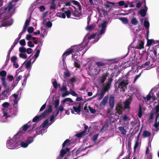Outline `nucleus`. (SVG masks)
<instances>
[{
    "label": "nucleus",
    "mask_w": 159,
    "mask_h": 159,
    "mask_svg": "<svg viewBox=\"0 0 159 159\" xmlns=\"http://www.w3.org/2000/svg\"><path fill=\"white\" fill-rule=\"evenodd\" d=\"M52 111V107L51 105L48 106V108L42 114L38 115L35 116L33 119L32 121H30L27 124L24 125L20 129L19 131L16 134V137L20 138V139H23L26 136L25 132L28 129H32L31 130L33 131L37 123L35 122L38 121L44 118L46 116ZM31 130H30L29 131Z\"/></svg>",
    "instance_id": "nucleus-1"
},
{
    "label": "nucleus",
    "mask_w": 159,
    "mask_h": 159,
    "mask_svg": "<svg viewBox=\"0 0 159 159\" xmlns=\"http://www.w3.org/2000/svg\"><path fill=\"white\" fill-rule=\"evenodd\" d=\"M89 41L85 43L84 41L82 43L77 45L71 46L69 50L65 52L62 55V59L63 61L66 58V56L72 53H74L72 54V58L76 59L77 57V56L80 55V52L85 48L86 46L88 45Z\"/></svg>",
    "instance_id": "nucleus-2"
},
{
    "label": "nucleus",
    "mask_w": 159,
    "mask_h": 159,
    "mask_svg": "<svg viewBox=\"0 0 159 159\" xmlns=\"http://www.w3.org/2000/svg\"><path fill=\"white\" fill-rule=\"evenodd\" d=\"M70 3L67 2L65 4V6L63 8L62 11L57 13L56 16L57 17L63 18H66V15L68 18L70 17L71 11H72V9L70 6Z\"/></svg>",
    "instance_id": "nucleus-3"
},
{
    "label": "nucleus",
    "mask_w": 159,
    "mask_h": 159,
    "mask_svg": "<svg viewBox=\"0 0 159 159\" xmlns=\"http://www.w3.org/2000/svg\"><path fill=\"white\" fill-rule=\"evenodd\" d=\"M20 138L16 137V134L12 138H10L7 141V148L10 149H13L20 147L19 141L22 140Z\"/></svg>",
    "instance_id": "nucleus-4"
},
{
    "label": "nucleus",
    "mask_w": 159,
    "mask_h": 159,
    "mask_svg": "<svg viewBox=\"0 0 159 159\" xmlns=\"http://www.w3.org/2000/svg\"><path fill=\"white\" fill-rule=\"evenodd\" d=\"M2 85L5 89L0 95V98L2 100H4L7 98L11 94V92L12 90L8 87L7 82L5 81V79L2 78Z\"/></svg>",
    "instance_id": "nucleus-5"
},
{
    "label": "nucleus",
    "mask_w": 159,
    "mask_h": 159,
    "mask_svg": "<svg viewBox=\"0 0 159 159\" xmlns=\"http://www.w3.org/2000/svg\"><path fill=\"white\" fill-rule=\"evenodd\" d=\"M107 25V21H104L102 23L98 25V32L97 34V39L96 42H97L101 37L102 35L104 34L106 30Z\"/></svg>",
    "instance_id": "nucleus-6"
},
{
    "label": "nucleus",
    "mask_w": 159,
    "mask_h": 159,
    "mask_svg": "<svg viewBox=\"0 0 159 159\" xmlns=\"http://www.w3.org/2000/svg\"><path fill=\"white\" fill-rule=\"evenodd\" d=\"M11 116L10 110L6 109L3 110L0 113V122H5L7 121V118Z\"/></svg>",
    "instance_id": "nucleus-7"
},
{
    "label": "nucleus",
    "mask_w": 159,
    "mask_h": 159,
    "mask_svg": "<svg viewBox=\"0 0 159 159\" xmlns=\"http://www.w3.org/2000/svg\"><path fill=\"white\" fill-rule=\"evenodd\" d=\"M47 131V128H42L41 125L39 129L37 128L36 130L28 131L27 133L33 136L34 138L38 134H40L46 132Z\"/></svg>",
    "instance_id": "nucleus-8"
},
{
    "label": "nucleus",
    "mask_w": 159,
    "mask_h": 159,
    "mask_svg": "<svg viewBox=\"0 0 159 159\" xmlns=\"http://www.w3.org/2000/svg\"><path fill=\"white\" fill-rule=\"evenodd\" d=\"M34 138L33 136L31 135V136L27 137L25 140L21 141L19 143L20 146L23 148H27L30 144L33 142Z\"/></svg>",
    "instance_id": "nucleus-9"
},
{
    "label": "nucleus",
    "mask_w": 159,
    "mask_h": 159,
    "mask_svg": "<svg viewBox=\"0 0 159 159\" xmlns=\"http://www.w3.org/2000/svg\"><path fill=\"white\" fill-rule=\"evenodd\" d=\"M130 80L128 78V77L126 76L119 83V87L122 89V91L124 92V88H126V86L130 83Z\"/></svg>",
    "instance_id": "nucleus-10"
},
{
    "label": "nucleus",
    "mask_w": 159,
    "mask_h": 159,
    "mask_svg": "<svg viewBox=\"0 0 159 159\" xmlns=\"http://www.w3.org/2000/svg\"><path fill=\"white\" fill-rule=\"evenodd\" d=\"M19 0H12V1L10 2L8 6L7 7H5L3 8V10L4 11H7L10 12L12 10L14 7L16 5V3Z\"/></svg>",
    "instance_id": "nucleus-11"
},
{
    "label": "nucleus",
    "mask_w": 159,
    "mask_h": 159,
    "mask_svg": "<svg viewBox=\"0 0 159 159\" xmlns=\"http://www.w3.org/2000/svg\"><path fill=\"white\" fill-rule=\"evenodd\" d=\"M18 94H12L10 97V99L11 100V101L13 104L14 107L16 108L17 107V103L19 100V99L18 98Z\"/></svg>",
    "instance_id": "nucleus-12"
},
{
    "label": "nucleus",
    "mask_w": 159,
    "mask_h": 159,
    "mask_svg": "<svg viewBox=\"0 0 159 159\" xmlns=\"http://www.w3.org/2000/svg\"><path fill=\"white\" fill-rule=\"evenodd\" d=\"M70 6L72 9V11H71V15H73L77 19L81 18L82 15L81 13L78 12L77 10H75L74 7L72 6H70Z\"/></svg>",
    "instance_id": "nucleus-13"
},
{
    "label": "nucleus",
    "mask_w": 159,
    "mask_h": 159,
    "mask_svg": "<svg viewBox=\"0 0 159 159\" xmlns=\"http://www.w3.org/2000/svg\"><path fill=\"white\" fill-rule=\"evenodd\" d=\"M81 109V104L80 103L76 104L75 106L73 107V109L71 110V113L75 114H80Z\"/></svg>",
    "instance_id": "nucleus-14"
},
{
    "label": "nucleus",
    "mask_w": 159,
    "mask_h": 159,
    "mask_svg": "<svg viewBox=\"0 0 159 159\" xmlns=\"http://www.w3.org/2000/svg\"><path fill=\"white\" fill-rule=\"evenodd\" d=\"M70 149L68 148H66L65 149H62L60 152V155L58 156L57 159H67L66 157L64 155L66 152H68Z\"/></svg>",
    "instance_id": "nucleus-15"
},
{
    "label": "nucleus",
    "mask_w": 159,
    "mask_h": 159,
    "mask_svg": "<svg viewBox=\"0 0 159 159\" xmlns=\"http://www.w3.org/2000/svg\"><path fill=\"white\" fill-rule=\"evenodd\" d=\"M69 94H71L74 97L78 96L77 94L75 92L74 90L70 89V91H68L67 90L66 91H65V93H63L62 94V97H65Z\"/></svg>",
    "instance_id": "nucleus-16"
},
{
    "label": "nucleus",
    "mask_w": 159,
    "mask_h": 159,
    "mask_svg": "<svg viewBox=\"0 0 159 159\" xmlns=\"http://www.w3.org/2000/svg\"><path fill=\"white\" fill-rule=\"evenodd\" d=\"M24 63L25 64V67L27 69V75L28 76H30V72L31 68V61L29 60L28 61H25Z\"/></svg>",
    "instance_id": "nucleus-17"
},
{
    "label": "nucleus",
    "mask_w": 159,
    "mask_h": 159,
    "mask_svg": "<svg viewBox=\"0 0 159 159\" xmlns=\"http://www.w3.org/2000/svg\"><path fill=\"white\" fill-rule=\"evenodd\" d=\"M64 106L72 105L73 103V101L70 98H66L64 99L62 101Z\"/></svg>",
    "instance_id": "nucleus-18"
},
{
    "label": "nucleus",
    "mask_w": 159,
    "mask_h": 159,
    "mask_svg": "<svg viewBox=\"0 0 159 159\" xmlns=\"http://www.w3.org/2000/svg\"><path fill=\"white\" fill-rule=\"evenodd\" d=\"M19 51L20 52L19 54V57L23 59H26L28 58V56L25 52V51L21 47L19 48Z\"/></svg>",
    "instance_id": "nucleus-19"
},
{
    "label": "nucleus",
    "mask_w": 159,
    "mask_h": 159,
    "mask_svg": "<svg viewBox=\"0 0 159 159\" xmlns=\"http://www.w3.org/2000/svg\"><path fill=\"white\" fill-rule=\"evenodd\" d=\"M13 23V20L11 18H8L6 21L3 22L0 27L8 26L11 25Z\"/></svg>",
    "instance_id": "nucleus-20"
},
{
    "label": "nucleus",
    "mask_w": 159,
    "mask_h": 159,
    "mask_svg": "<svg viewBox=\"0 0 159 159\" xmlns=\"http://www.w3.org/2000/svg\"><path fill=\"white\" fill-rule=\"evenodd\" d=\"M145 1V5L144 6V8L140 10L139 12V14L142 17H144L146 14V12L147 11L148 8L146 5V2L145 0H144Z\"/></svg>",
    "instance_id": "nucleus-21"
},
{
    "label": "nucleus",
    "mask_w": 159,
    "mask_h": 159,
    "mask_svg": "<svg viewBox=\"0 0 159 159\" xmlns=\"http://www.w3.org/2000/svg\"><path fill=\"white\" fill-rule=\"evenodd\" d=\"M53 122H50L48 119H47L44 121L41 126H42V128H47Z\"/></svg>",
    "instance_id": "nucleus-22"
},
{
    "label": "nucleus",
    "mask_w": 159,
    "mask_h": 159,
    "mask_svg": "<svg viewBox=\"0 0 159 159\" xmlns=\"http://www.w3.org/2000/svg\"><path fill=\"white\" fill-rule=\"evenodd\" d=\"M145 110V107H142L140 105H139V109L138 114L139 117L141 118L142 117Z\"/></svg>",
    "instance_id": "nucleus-23"
},
{
    "label": "nucleus",
    "mask_w": 159,
    "mask_h": 159,
    "mask_svg": "<svg viewBox=\"0 0 159 159\" xmlns=\"http://www.w3.org/2000/svg\"><path fill=\"white\" fill-rule=\"evenodd\" d=\"M151 66V64L150 61H147L145 63L142 64L141 65L142 68H146V70H150L152 67H150Z\"/></svg>",
    "instance_id": "nucleus-24"
},
{
    "label": "nucleus",
    "mask_w": 159,
    "mask_h": 159,
    "mask_svg": "<svg viewBox=\"0 0 159 159\" xmlns=\"http://www.w3.org/2000/svg\"><path fill=\"white\" fill-rule=\"evenodd\" d=\"M109 102L110 107L113 108L114 105V98L113 96H111L110 97Z\"/></svg>",
    "instance_id": "nucleus-25"
},
{
    "label": "nucleus",
    "mask_w": 159,
    "mask_h": 159,
    "mask_svg": "<svg viewBox=\"0 0 159 159\" xmlns=\"http://www.w3.org/2000/svg\"><path fill=\"white\" fill-rule=\"evenodd\" d=\"M154 126L157 129L159 126V113L156 116L155 119V123Z\"/></svg>",
    "instance_id": "nucleus-26"
},
{
    "label": "nucleus",
    "mask_w": 159,
    "mask_h": 159,
    "mask_svg": "<svg viewBox=\"0 0 159 159\" xmlns=\"http://www.w3.org/2000/svg\"><path fill=\"white\" fill-rule=\"evenodd\" d=\"M90 5L93 7H95L98 4L97 0H89Z\"/></svg>",
    "instance_id": "nucleus-27"
},
{
    "label": "nucleus",
    "mask_w": 159,
    "mask_h": 159,
    "mask_svg": "<svg viewBox=\"0 0 159 159\" xmlns=\"http://www.w3.org/2000/svg\"><path fill=\"white\" fill-rule=\"evenodd\" d=\"M118 129L120 130L121 134L125 135L126 134L127 131L124 127L120 126L118 127Z\"/></svg>",
    "instance_id": "nucleus-28"
},
{
    "label": "nucleus",
    "mask_w": 159,
    "mask_h": 159,
    "mask_svg": "<svg viewBox=\"0 0 159 159\" xmlns=\"http://www.w3.org/2000/svg\"><path fill=\"white\" fill-rule=\"evenodd\" d=\"M151 98V96L150 95V93L148 94L146 97L144 98V99L145 101L146 102L147 104H149L150 103V100Z\"/></svg>",
    "instance_id": "nucleus-29"
},
{
    "label": "nucleus",
    "mask_w": 159,
    "mask_h": 159,
    "mask_svg": "<svg viewBox=\"0 0 159 159\" xmlns=\"http://www.w3.org/2000/svg\"><path fill=\"white\" fill-rule=\"evenodd\" d=\"M57 8V7L56 5L55 0H53L51 2V5L50 6V9L54 10L56 9Z\"/></svg>",
    "instance_id": "nucleus-30"
},
{
    "label": "nucleus",
    "mask_w": 159,
    "mask_h": 159,
    "mask_svg": "<svg viewBox=\"0 0 159 159\" xmlns=\"http://www.w3.org/2000/svg\"><path fill=\"white\" fill-rule=\"evenodd\" d=\"M7 75V72L5 70H2L0 72V76H2V77L1 78V80L2 81V78L4 79L6 81H7L6 80L5 77Z\"/></svg>",
    "instance_id": "nucleus-31"
},
{
    "label": "nucleus",
    "mask_w": 159,
    "mask_h": 159,
    "mask_svg": "<svg viewBox=\"0 0 159 159\" xmlns=\"http://www.w3.org/2000/svg\"><path fill=\"white\" fill-rule=\"evenodd\" d=\"M18 82L15 80L13 81V84L11 85H9L7 84V86L8 87L12 90L18 84Z\"/></svg>",
    "instance_id": "nucleus-32"
},
{
    "label": "nucleus",
    "mask_w": 159,
    "mask_h": 159,
    "mask_svg": "<svg viewBox=\"0 0 159 159\" xmlns=\"http://www.w3.org/2000/svg\"><path fill=\"white\" fill-rule=\"evenodd\" d=\"M111 87V85L109 83H107L104 84L103 87L104 91L106 92Z\"/></svg>",
    "instance_id": "nucleus-33"
},
{
    "label": "nucleus",
    "mask_w": 159,
    "mask_h": 159,
    "mask_svg": "<svg viewBox=\"0 0 159 159\" xmlns=\"http://www.w3.org/2000/svg\"><path fill=\"white\" fill-rule=\"evenodd\" d=\"M144 26L146 29L149 28V23L147 18H145L143 22Z\"/></svg>",
    "instance_id": "nucleus-34"
},
{
    "label": "nucleus",
    "mask_w": 159,
    "mask_h": 159,
    "mask_svg": "<svg viewBox=\"0 0 159 159\" xmlns=\"http://www.w3.org/2000/svg\"><path fill=\"white\" fill-rule=\"evenodd\" d=\"M97 34L96 33V34H93L90 35V36H89L88 37V40H90L93 39L95 38V40H94V42H93V43H94L96 42H96V41L97 39Z\"/></svg>",
    "instance_id": "nucleus-35"
},
{
    "label": "nucleus",
    "mask_w": 159,
    "mask_h": 159,
    "mask_svg": "<svg viewBox=\"0 0 159 159\" xmlns=\"http://www.w3.org/2000/svg\"><path fill=\"white\" fill-rule=\"evenodd\" d=\"M23 49V50L25 51V52L27 53L28 54H30L32 53V50L31 48H29L27 49L24 47H21Z\"/></svg>",
    "instance_id": "nucleus-36"
},
{
    "label": "nucleus",
    "mask_w": 159,
    "mask_h": 159,
    "mask_svg": "<svg viewBox=\"0 0 159 159\" xmlns=\"http://www.w3.org/2000/svg\"><path fill=\"white\" fill-rule=\"evenodd\" d=\"M114 3L112 2H107L104 4V5L106 8H109L111 7L114 5Z\"/></svg>",
    "instance_id": "nucleus-37"
},
{
    "label": "nucleus",
    "mask_w": 159,
    "mask_h": 159,
    "mask_svg": "<svg viewBox=\"0 0 159 159\" xmlns=\"http://www.w3.org/2000/svg\"><path fill=\"white\" fill-rule=\"evenodd\" d=\"M47 30V29H41V33L42 36L43 37H44L47 35L48 33V31Z\"/></svg>",
    "instance_id": "nucleus-38"
},
{
    "label": "nucleus",
    "mask_w": 159,
    "mask_h": 159,
    "mask_svg": "<svg viewBox=\"0 0 159 159\" xmlns=\"http://www.w3.org/2000/svg\"><path fill=\"white\" fill-rule=\"evenodd\" d=\"M108 99V96H105L101 102V104L103 105H105L107 103Z\"/></svg>",
    "instance_id": "nucleus-39"
},
{
    "label": "nucleus",
    "mask_w": 159,
    "mask_h": 159,
    "mask_svg": "<svg viewBox=\"0 0 159 159\" xmlns=\"http://www.w3.org/2000/svg\"><path fill=\"white\" fill-rule=\"evenodd\" d=\"M144 43L142 41H140L137 45L136 48L138 49H142L144 48Z\"/></svg>",
    "instance_id": "nucleus-40"
},
{
    "label": "nucleus",
    "mask_w": 159,
    "mask_h": 159,
    "mask_svg": "<svg viewBox=\"0 0 159 159\" xmlns=\"http://www.w3.org/2000/svg\"><path fill=\"white\" fill-rule=\"evenodd\" d=\"M150 135V133L146 130L144 131L143 133V136L144 138L149 137Z\"/></svg>",
    "instance_id": "nucleus-41"
},
{
    "label": "nucleus",
    "mask_w": 159,
    "mask_h": 159,
    "mask_svg": "<svg viewBox=\"0 0 159 159\" xmlns=\"http://www.w3.org/2000/svg\"><path fill=\"white\" fill-rule=\"evenodd\" d=\"M140 146L139 141H136L134 147V151L135 152L136 149H139L140 148Z\"/></svg>",
    "instance_id": "nucleus-42"
},
{
    "label": "nucleus",
    "mask_w": 159,
    "mask_h": 159,
    "mask_svg": "<svg viewBox=\"0 0 159 159\" xmlns=\"http://www.w3.org/2000/svg\"><path fill=\"white\" fill-rule=\"evenodd\" d=\"M131 22L133 25H136L138 23V21L136 18L133 17L131 20Z\"/></svg>",
    "instance_id": "nucleus-43"
},
{
    "label": "nucleus",
    "mask_w": 159,
    "mask_h": 159,
    "mask_svg": "<svg viewBox=\"0 0 159 159\" xmlns=\"http://www.w3.org/2000/svg\"><path fill=\"white\" fill-rule=\"evenodd\" d=\"M105 92L104 91H102L98 95V99L99 100H101L103 97Z\"/></svg>",
    "instance_id": "nucleus-44"
},
{
    "label": "nucleus",
    "mask_w": 159,
    "mask_h": 159,
    "mask_svg": "<svg viewBox=\"0 0 159 159\" xmlns=\"http://www.w3.org/2000/svg\"><path fill=\"white\" fill-rule=\"evenodd\" d=\"M45 25L46 29H48L51 28L52 26V23L51 21H48L46 22Z\"/></svg>",
    "instance_id": "nucleus-45"
},
{
    "label": "nucleus",
    "mask_w": 159,
    "mask_h": 159,
    "mask_svg": "<svg viewBox=\"0 0 159 159\" xmlns=\"http://www.w3.org/2000/svg\"><path fill=\"white\" fill-rule=\"evenodd\" d=\"M64 108L63 106L61 105L59 107L58 110L55 114L56 115H57L59 113V111H62L64 110Z\"/></svg>",
    "instance_id": "nucleus-46"
},
{
    "label": "nucleus",
    "mask_w": 159,
    "mask_h": 159,
    "mask_svg": "<svg viewBox=\"0 0 159 159\" xmlns=\"http://www.w3.org/2000/svg\"><path fill=\"white\" fill-rule=\"evenodd\" d=\"M130 104V102L128 100H126L125 102L124 107L125 108H129Z\"/></svg>",
    "instance_id": "nucleus-47"
},
{
    "label": "nucleus",
    "mask_w": 159,
    "mask_h": 159,
    "mask_svg": "<svg viewBox=\"0 0 159 159\" xmlns=\"http://www.w3.org/2000/svg\"><path fill=\"white\" fill-rule=\"evenodd\" d=\"M95 27V25L94 24H93L92 25L88 26L86 27V29L87 30H91L93 29Z\"/></svg>",
    "instance_id": "nucleus-48"
},
{
    "label": "nucleus",
    "mask_w": 159,
    "mask_h": 159,
    "mask_svg": "<svg viewBox=\"0 0 159 159\" xmlns=\"http://www.w3.org/2000/svg\"><path fill=\"white\" fill-rule=\"evenodd\" d=\"M28 75H26L24 77V79L23 80V82L22 83V85L25 86L26 84L27 78L28 77Z\"/></svg>",
    "instance_id": "nucleus-49"
},
{
    "label": "nucleus",
    "mask_w": 159,
    "mask_h": 159,
    "mask_svg": "<svg viewBox=\"0 0 159 159\" xmlns=\"http://www.w3.org/2000/svg\"><path fill=\"white\" fill-rule=\"evenodd\" d=\"M9 106V104L8 102H5L2 104V106L4 108L3 110L6 109H9L8 107Z\"/></svg>",
    "instance_id": "nucleus-50"
},
{
    "label": "nucleus",
    "mask_w": 159,
    "mask_h": 159,
    "mask_svg": "<svg viewBox=\"0 0 159 159\" xmlns=\"http://www.w3.org/2000/svg\"><path fill=\"white\" fill-rule=\"evenodd\" d=\"M85 133V131H81L76 134L75 136L78 137H81Z\"/></svg>",
    "instance_id": "nucleus-51"
},
{
    "label": "nucleus",
    "mask_w": 159,
    "mask_h": 159,
    "mask_svg": "<svg viewBox=\"0 0 159 159\" xmlns=\"http://www.w3.org/2000/svg\"><path fill=\"white\" fill-rule=\"evenodd\" d=\"M17 58L16 56H12L11 58V61L13 63L16 62L17 61Z\"/></svg>",
    "instance_id": "nucleus-52"
},
{
    "label": "nucleus",
    "mask_w": 159,
    "mask_h": 159,
    "mask_svg": "<svg viewBox=\"0 0 159 159\" xmlns=\"http://www.w3.org/2000/svg\"><path fill=\"white\" fill-rule=\"evenodd\" d=\"M52 84L53 87L55 88H57L58 86L59 87L60 86V85L59 84H57V82L56 80L52 82Z\"/></svg>",
    "instance_id": "nucleus-53"
},
{
    "label": "nucleus",
    "mask_w": 159,
    "mask_h": 159,
    "mask_svg": "<svg viewBox=\"0 0 159 159\" xmlns=\"http://www.w3.org/2000/svg\"><path fill=\"white\" fill-rule=\"evenodd\" d=\"M40 51L39 49H37L36 50L35 52V54L34 55V57L37 59L39 55Z\"/></svg>",
    "instance_id": "nucleus-54"
},
{
    "label": "nucleus",
    "mask_w": 159,
    "mask_h": 159,
    "mask_svg": "<svg viewBox=\"0 0 159 159\" xmlns=\"http://www.w3.org/2000/svg\"><path fill=\"white\" fill-rule=\"evenodd\" d=\"M123 23L126 24L128 22V20L126 18H121L120 19Z\"/></svg>",
    "instance_id": "nucleus-55"
},
{
    "label": "nucleus",
    "mask_w": 159,
    "mask_h": 159,
    "mask_svg": "<svg viewBox=\"0 0 159 159\" xmlns=\"http://www.w3.org/2000/svg\"><path fill=\"white\" fill-rule=\"evenodd\" d=\"M147 39H148L147 45L148 46H150L152 44L153 40V39H148V38Z\"/></svg>",
    "instance_id": "nucleus-56"
},
{
    "label": "nucleus",
    "mask_w": 159,
    "mask_h": 159,
    "mask_svg": "<svg viewBox=\"0 0 159 159\" xmlns=\"http://www.w3.org/2000/svg\"><path fill=\"white\" fill-rule=\"evenodd\" d=\"M20 44V45L22 46H24L26 44V42L25 40L24 39H22L19 41Z\"/></svg>",
    "instance_id": "nucleus-57"
},
{
    "label": "nucleus",
    "mask_w": 159,
    "mask_h": 159,
    "mask_svg": "<svg viewBox=\"0 0 159 159\" xmlns=\"http://www.w3.org/2000/svg\"><path fill=\"white\" fill-rule=\"evenodd\" d=\"M56 115H55V113L54 112H53L52 116H51V117H50V122H53H53L54 121V118L55 117V116H56Z\"/></svg>",
    "instance_id": "nucleus-58"
},
{
    "label": "nucleus",
    "mask_w": 159,
    "mask_h": 159,
    "mask_svg": "<svg viewBox=\"0 0 159 159\" xmlns=\"http://www.w3.org/2000/svg\"><path fill=\"white\" fill-rule=\"evenodd\" d=\"M34 30L33 27L30 26L28 28L27 31L29 33H31L33 32Z\"/></svg>",
    "instance_id": "nucleus-59"
},
{
    "label": "nucleus",
    "mask_w": 159,
    "mask_h": 159,
    "mask_svg": "<svg viewBox=\"0 0 159 159\" xmlns=\"http://www.w3.org/2000/svg\"><path fill=\"white\" fill-rule=\"evenodd\" d=\"M59 104V101L58 100H56L54 102L55 108H57Z\"/></svg>",
    "instance_id": "nucleus-60"
},
{
    "label": "nucleus",
    "mask_w": 159,
    "mask_h": 159,
    "mask_svg": "<svg viewBox=\"0 0 159 159\" xmlns=\"http://www.w3.org/2000/svg\"><path fill=\"white\" fill-rule=\"evenodd\" d=\"M88 108L90 112L92 114L94 113L96 111L95 109H93L90 106H89Z\"/></svg>",
    "instance_id": "nucleus-61"
},
{
    "label": "nucleus",
    "mask_w": 159,
    "mask_h": 159,
    "mask_svg": "<svg viewBox=\"0 0 159 159\" xmlns=\"http://www.w3.org/2000/svg\"><path fill=\"white\" fill-rule=\"evenodd\" d=\"M106 77L107 76L105 75H103L102 76L100 80L101 81V83H103L104 82L106 78Z\"/></svg>",
    "instance_id": "nucleus-62"
},
{
    "label": "nucleus",
    "mask_w": 159,
    "mask_h": 159,
    "mask_svg": "<svg viewBox=\"0 0 159 159\" xmlns=\"http://www.w3.org/2000/svg\"><path fill=\"white\" fill-rule=\"evenodd\" d=\"M98 134H95L93 136V141L94 142H96V140H97V139H98Z\"/></svg>",
    "instance_id": "nucleus-63"
},
{
    "label": "nucleus",
    "mask_w": 159,
    "mask_h": 159,
    "mask_svg": "<svg viewBox=\"0 0 159 159\" xmlns=\"http://www.w3.org/2000/svg\"><path fill=\"white\" fill-rule=\"evenodd\" d=\"M158 103L155 107L156 112L158 113L159 111V99L158 100Z\"/></svg>",
    "instance_id": "nucleus-64"
}]
</instances>
